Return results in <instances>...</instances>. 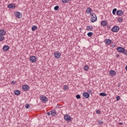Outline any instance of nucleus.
Segmentation results:
<instances>
[{"instance_id":"ea45409f","label":"nucleus","mask_w":127,"mask_h":127,"mask_svg":"<svg viewBox=\"0 0 127 127\" xmlns=\"http://www.w3.org/2000/svg\"><path fill=\"white\" fill-rule=\"evenodd\" d=\"M116 57H117V58H119V57H120V55L119 54L116 55Z\"/></svg>"},{"instance_id":"c9c22d12","label":"nucleus","mask_w":127,"mask_h":127,"mask_svg":"<svg viewBox=\"0 0 127 127\" xmlns=\"http://www.w3.org/2000/svg\"><path fill=\"white\" fill-rule=\"evenodd\" d=\"M120 99H121V97H120L119 96H117V97H116L117 101H120Z\"/></svg>"},{"instance_id":"9b49d317","label":"nucleus","mask_w":127,"mask_h":127,"mask_svg":"<svg viewBox=\"0 0 127 127\" xmlns=\"http://www.w3.org/2000/svg\"><path fill=\"white\" fill-rule=\"evenodd\" d=\"M7 7H8V8H11L12 9H13V8H15V4L13 3H10L8 5Z\"/></svg>"},{"instance_id":"f704fd0d","label":"nucleus","mask_w":127,"mask_h":127,"mask_svg":"<svg viewBox=\"0 0 127 127\" xmlns=\"http://www.w3.org/2000/svg\"><path fill=\"white\" fill-rule=\"evenodd\" d=\"M11 84H12L13 85H15V84H16V81H14V80H12L11 82Z\"/></svg>"},{"instance_id":"b1692460","label":"nucleus","mask_w":127,"mask_h":127,"mask_svg":"<svg viewBox=\"0 0 127 127\" xmlns=\"http://www.w3.org/2000/svg\"><path fill=\"white\" fill-rule=\"evenodd\" d=\"M62 1L63 3H68L70 0H62Z\"/></svg>"},{"instance_id":"5701e85b","label":"nucleus","mask_w":127,"mask_h":127,"mask_svg":"<svg viewBox=\"0 0 127 127\" xmlns=\"http://www.w3.org/2000/svg\"><path fill=\"white\" fill-rule=\"evenodd\" d=\"M31 28L32 31H35L37 29V26H33Z\"/></svg>"},{"instance_id":"20e7f679","label":"nucleus","mask_w":127,"mask_h":127,"mask_svg":"<svg viewBox=\"0 0 127 127\" xmlns=\"http://www.w3.org/2000/svg\"><path fill=\"white\" fill-rule=\"evenodd\" d=\"M119 30H120V27L118 26H115L111 29V31L113 32H118Z\"/></svg>"},{"instance_id":"7c9ffc66","label":"nucleus","mask_w":127,"mask_h":127,"mask_svg":"<svg viewBox=\"0 0 127 127\" xmlns=\"http://www.w3.org/2000/svg\"><path fill=\"white\" fill-rule=\"evenodd\" d=\"M58 9H59V6L57 5V6H55V7H54L55 10H58Z\"/></svg>"},{"instance_id":"a19ab883","label":"nucleus","mask_w":127,"mask_h":127,"mask_svg":"<svg viewBox=\"0 0 127 127\" xmlns=\"http://www.w3.org/2000/svg\"><path fill=\"white\" fill-rule=\"evenodd\" d=\"M47 115H48V116H50V112H47Z\"/></svg>"},{"instance_id":"72a5a7b5","label":"nucleus","mask_w":127,"mask_h":127,"mask_svg":"<svg viewBox=\"0 0 127 127\" xmlns=\"http://www.w3.org/2000/svg\"><path fill=\"white\" fill-rule=\"evenodd\" d=\"M96 114H97L98 115L101 114V111L99 110H96Z\"/></svg>"},{"instance_id":"39448f33","label":"nucleus","mask_w":127,"mask_h":127,"mask_svg":"<svg viewBox=\"0 0 127 127\" xmlns=\"http://www.w3.org/2000/svg\"><path fill=\"white\" fill-rule=\"evenodd\" d=\"M117 51L120 53H124V52L125 51V49L122 47H119L117 48Z\"/></svg>"},{"instance_id":"7ed1b4c3","label":"nucleus","mask_w":127,"mask_h":127,"mask_svg":"<svg viewBox=\"0 0 127 127\" xmlns=\"http://www.w3.org/2000/svg\"><path fill=\"white\" fill-rule=\"evenodd\" d=\"M40 100L41 101H42L43 103H47V102H48V99H47V97L44 95L41 96Z\"/></svg>"},{"instance_id":"4be33fe9","label":"nucleus","mask_w":127,"mask_h":127,"mask_svg":"<svg viewBox=\"0 0 127 127\" xmlns=\"http://www.w3.org/2000/svg\"><path fill=\"white\" fill-rule=\"evenodd\" d=\"M100 96H101V97H106L107 96V93L105 92H101L99 94Z\"/></svg>"},{"instance_id":"4468645a","label":"nucleus","mask_w":127,"mask_h":127,"mask_svg":"<svg viewBox=\"0 0 127 127\" xmlns=\"http://www.w3.org/2000/svg\"><path fill=\"white\" fill-rule=\"evenodd\" d=\"M51 115H52L53 117L55 116H57V113L56 112V110H52L50 111Z\"/></svg>"},{"instance_id":"a211bd4d","label":"nucleus","mask_w":127,"mask_h":127,"mask_svg":"<svg viewBox=\"0 0 127 127\" xmlns=\"http://www.w3.org/2000/svg\"><path fill=\"white\" fill-rule=\"evenodd\" d=\"M5 33H6L5 30L3 29L0 30V35L3 36V35H5Z\"/></svg>"},{"instance_id":"f257e3e1","label":"nucleus","mask_w":127,"mask_h":127,"mask_svg":"<svg viewBox=\"0 0 127 127\" xmlns=\"http://www.w3.org/2000/svg\"><path fill=\"white\" fill-rule=\"evenodd\" d=\"M91 22H95V21H97V16L95 13H92L91 14Z\"/></svg>"},{"instance_id":"4c0bfd02","label":"nucleus","mask_w":127,"mask_h":127,"mask_svg":"<svg viewBox=\"0 0 127 127\" xmlns=\"http://www.w3.org/2000/svg\"><path fill=\"white\" fill-rule=\"evenodd\" d=\"M124 54H125V55H126V56H127V51L125 50V51H124V52H123Z\"/></svg>"},{"instance_id":"f8f14e48","label":"nucleus","mask_w":127,"mask_h":127,"mask_svg":"<svg viewBox=\"0 0 127 127\" xmlns=\"http://www.w3.org/2000/svg\"><path fill=\"white\" fill-rule=\"evenodd\" d=\"M64 120H65V121H70L71 120V116H69V115H64Z\"/></svg>"},{"instance_id":"c85d7f7f","label":"nucleus","mask_w":127,"mask_h":127,"mask_svg":"<svg viewBox=\"0 0 127 127\" xmlns=\"http://www.w3.org/2000/svg\"><path fill=\"white\" fill-rule=\"evenodd\" d=\"M4 39V37L0 35V41H3Z\"/></svg>"},{"instance_id":"e433bc0d","label":"nucleus","mask_w":127,"mask_h":127,"mask_svg":"<svg viewBox=\"0 0 127 127\" xmlns=\"http://www.w3.org/2000/svg\"><path fill=\"white\" fill-rule=\"evenodd\" d=\"M98 124L99 125H103V124H104V122L103 121H101H101H98Z\"/></svg>"},{"instance_id":"473e14b6","label":"nucleus","mask_w":127,"mask_h":127,"mask_svg":"<svg viewBox=\"0 0 127 127\" xmlns=\"http://www.w3.org/2000/svg\"><path fill=\"white\" fill-rule=\"evenodd\" d=\"M26 109H29L30 108V106H29V104H26L25 106Z\"/></svg>"},{"instance_id":"c03bdc74","label":"nucleus","mask_w":127,"mask_h":127,"mask_svg":"<svg viewBox=\"0 0 127 127\" xmlns=\"http://www.w3.org/2000/svg\"><path fill=\"white\" fill-rule=\"evenodd\" d=\"M119 124V125H123V123H120Z\"/></svg>"},{"instance_id":"79ce46f5","label":"nucleus","mask_w":127,"mask_h":127,"mask_svg":"<svg viewBox=\"0 0 127 127\" xmlns=\"http://www.w3.org/2000/svg\"><path fill=\"white\" fill-rule=\"evenodd\" d=\"M89 92L90 94H92L93 93V92L91 90H89Z\"/></svg>"},{"instance_id":"cd10ccee","label":"nucleus","mask_w":127,"mask_h":127,"mask_svg":"<svg viewBox=\"0 0 127 127\" xmlns=\"http://www.w3.org/2000/svg\"><path fill=\"white\" fill-rule=\"evenodd\" d=\"M87 35L89 37H91L93 35V32H89L87 33Z\"/></svg>"},{"instance_id":"0eeeda50","label":"nucleus","mask_w":127,"mask_h":127,"mask_svg":"<svg viewBox=\"0 0 127 127\" xmlns=\"http://www.w3.org/2000/svg\"><path fill=\"white\" fill-rule=\"evenodd\" d=\"M124 13H125V12L122 10H118L116 12V14H117V15H120V16H122V15H123Z\"/></svg>"},{"instance_id":"6e6552de","label":"nucleus","mask_w":127,"mask_h":127,"mask_svg":"<svg viewBox=\"0 0 127 127\" xmlns=\"http://www.w3.org/2000/svg\"><path fill=\"white\" fill-rule=\"evenodd\" d=\"M22 89L24 91H28L29 90V86L27 84L23 85L22 86Z\"/></svg>"},{"instance_id":"dca6fc26","label":"nucleus","mask_w":127,"mask_h":127,"mask_svg":"<svg viewBox=\"0 0 127 127\" xmlns=\"http://www.w3.org/2000/svg\"><path fill=\"white\" fill-rule=\"evenodd\" d=\"M2 49L3 51H8L9 50V47L7 45L4 46Z\"/></svg>"},{"instance_id":"aec40b11","label":"nucleus","mask_w":127,"mask_h":127,"mask_svg":"<svg viewBox=\"0 0 127 127\" xmlns=\"http://www.w3.org/2000/svg\"><path fill=\"white\" fill-rule=\"evenodd\" d=\"M86 13L88 14L90 13V14H92V8L90 7L87 8L86 10Z\"/></svg>"},{"instance_id":"37998d69","label":"nucleus","mask_w":127,"mask_h":127,"mask_svg":"<svg viewBox=\"0 0 127 127\" xmlns=\"http://www.w3.org/2000/svg\"><path fill=\"white\" fill-rule=\"evenodd\" d=\"M118 87H121V84H118Z\"/></svg>"},{"instance_id":"9d476101","label":"nucleus","mask_w":127,"mask_h":127,"mask_svg":"<svg viewBox=\"0 0 127 127\" xmlns=\"http://www.w3.org/2000/svg\"><path fill=\"white\" fill-rule=\"evenodd\" d=\"M109 74L111 76H116L117 72L114 70H111L109 71Z\"/></svg>"},{"instance_id":"2f4dec72","label":"nucleus","mask_w":127,"mask_h":127,"mask_svg":"<svg viewBox=\"0 0 127 127\" xmlns=\"http://www.w3.org/2000/svg\"><path fill=\"white\" fill-rule=\"evenodd\" d=\"M76 99L79 100V99H81V96H80V95H79V94H77L76 95Z\"/></svg>"},{"instance_id":"a878e982","label":"nucleus","mask_w":127,"mask_h":127,"mask_svg":"<svg viewBox=\"0 0 127 127\" xmlns=\"http://www.w3.org/2000/svg\"><path fill=\"white\" fill-rule=\"evenodd\" d=\"M84 70H85V71H88V70H89V66L85 65L84 66Z\"/></svg>"},{"instance_id":"1a4fd4ad","label":"nucleus","mask_w":127,"mask_h":127,"mask_svg":"<svg viewBox=\"0 0 127 127\" xmlns=\"http://www.w3.org/2000/svg\"><path fill=\"white\" fill-rule=\"evenodd\" d=\"M83 97L85 98V99H89L90 98V94L87 92H84L82 94Z\"/></svg>"},{"instance_id":"393cba45","label":"nucleus","mask_w":127,"mask_h":127,"mask_svg":"<svg viewBox=\"0 0 127 127\" xmlns=\"http://www.w3.org/2000/svg\"><path fill=\"white\" fill-rule=\"evenodd\" d=\"M117 8H116L113 9L112 13L114 15H116V12H117Z\"/></svg>"},{"instance_id":"f3484780","label":"nucleus","mask_w":127,"mask_h":127,"mask_svg":"<svg viewBox=\"0 0 127 127\" xmlns=\"http://www.w3.org/2000/svg\"><path fill=\"white\" fill-rule=\"evenodd\" d=\"M101 24L102 26H107L108 23H107V21L103 20L101 21Z\"/></svg>"},{"instance_id":"412c9836","label":"nucleus","mask_w":127,"mask_h":127,"mask_svg":"<svg viewBox=\"0 0 127 127\" xmlns=\"http://www.w3.org/2000/svg\"><path fill=\"white\" fill-rule=\"evenodd\" d=\"M14 94L16 96H18V95H20V91L17 90L14 91Z\"/></svg>"},{"instance_id":"6ab92c4d","label":"nucleus","mask_w":127,"mask_h":127,"mask_svg":"<svg viewBox=\"0 0 127 127\" xmlns=\"http://www.w3.org/2000/svg\"><path fill=\"white\" fill-rule=\"evenodd\" d=\"M93 26H87L86 30H88V31H92V30H93Z\"/></svg>"},{"instance_id":"58836bf2","label":"nucleus","mask_w":127,"mask_h":127,"mask_svg":"<svg viewBox=\"0 0 127 127\" xmlns=\"http://www.w3.org/2000/svg\"><path fill=\"white\" fill-rule=\"evenodd\" d=\"M107 28L108 29H110V28H111V26L108 25V26H107Z\"/></svg>"},{"instance_id":"ddd939ff","label":"nucleus","mask_w":127,"mask_h":127,"mask_svg":"<svg viewBox=\"0 0 127 127\" xmlns=\"http://www.w3.org/2000/svg\"><path fill=\"white\" fill-rule=\"evenodd\" d=\"M21 13L20 12L17 11L15 13V16L16 17H17V18H21L22 17V16L21 15Z\"/></svg>"},{"instance_id":"c756f323","label":"nucleus","mask_w":127,"mask_h":127,"mask_svg":"<svg viewBox=\"0 0 127 127\" xmlns=\"http://www.w3.org/2000/svg\"><path fill=\"white\" fill-rule=\"evenodd\" d=\"M63 89L64 90H67V89H68V85H64Z\"/></svg>"},{"instance_id":"423d86ee","label":"nucleus","mask_w":127,"mask_h":127,"mask_svg":"<svg viewBox=\"0 0 127 127\" xmlns=\"http://www.w3.org/2000/svg\"><path fill=\"white\" fill-rule=\"evenodd\" d=\"M30 61L32 62V63H34L36 62V57L34 56H32L30 57Z\"/></svg>"},{"instance_id":"bb28decb","label":"nucleus","mask_w":127,"mask_h":127,"mask_svg":"<svg viewBox=\"0 0 127 127\" xmlns=\"http://www.w3.org/2000/svg\"><path fill=\"white\" fill-rule=\"evenodd\" d=\"M118 20L119 22H122L123 21V18L122 17H119L118 18Z\"/></svg>"},{"instance_id":"f03ea898","label":"nucleus","mask_w":127,"mask_h":127,"mask_svg":"<svg viewBox=\"0 0 127 127\" xmlns=\"http://www.w3.org/2000/svg\"><path fill=\"white\" fill-rule=\"evenodd\" d=\"M54 56L56 59H59L61 57V53L59 52H56L54 54Z\"/></svg>"},{"instance_id":"2eb2a0df","label":"nucleus","mask_w":127,"mask_h":127,"mask_svg":"<svg viewBox=\"0 0 127 127\" xmlns=\"http://www.w3.org/2000/svg\"><path fill=\"white\" fill-rule=\"evenodd\" d=\"M105 42L106 44L109 45V44H111L112 43V40H111L110 39H106L105 40Z\"/></svg>"}]
</instances>
